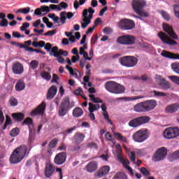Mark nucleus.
I'll return each instance as SVG.
<instances>
[{
	"mask_svg": "<svg viewBox=\"0 0 179 179\" xmlns=\"http://www.w3.org/2000/svg\"><path fill=\"white\" fill-rule=\"evenodd\" d=\"M136 41V37L132 35H122L117 38V43L122 45H134Z\"/></svg>",
	"mask_w": 179,
	"mask_h": 179,
	"instance_id": "obj_8",
	"label": "nucleus"
},
{
	"mask_svg": "<svg viewBox=\"0 0 179 179\" xmlns=\"http://www.w3.org/2000/svg\"><path fill=\"white\" fill-rule=\"evenodd\" d=\"M169 160L171 163H173L174 160H179V150L171 154Z\"/></svg>",
	"mask_w": 179,
	"mask_h": 179,
	"instance_id": "obj_36",
	"label": "nucleus"
},
{
	"mask_svg": "<svg viewBox=\"0 0 179 179\" xmlns=\"http://www.w3.org/2000/svg\"><path fill=\"white\" fill-rule=\"evenodd\" d=\"M58 6L60 8L61 10H62V9H66L68 8V3L62 1L58 4Z\"/></svg>",
	"mask_w": 179,
	"mask_h": 179,
	"instance_id": "obj_55",
	"label": "nucleus"
},
{
	"mask_svg": "<svg viewBox=\"0 0 179 179\" xmlns=\"http://www.w3.org/2000/svg\"><path fill=\"white\" fill-rule=\"evenodd\" d=\"M0 26H1V27H8V20H2L1 22H0Z\"/></svg>",
	"mask_w": 179,
	"mask_h": 179,
	"instance_id": "obj_64",
	"label": "nucleus"
},
{
	"mask_svg": "<svg viewBox=\"0 0 179 179\" xmlns=\"http://www.w3.org/2000/svg\"><path fill=\"white\" fill-rule=\"evenodd\" d=\"M121 30H132L135 27V22L129 19H122L118 22Z\"/></svg>",
	"mask_w": 179,
	"mask_h": 179,
	"instance_id": "obj_12",
	"label": "nucleus"
},
{
	"mask_svg": "<svg viewBox=\"0 0 179 179\" xmlns=\"http://www.w3.org/2000/svg\"><path fill=\"white\" fill-rule=\"evenodd\" d=\"M157 106V101L156 100H147L139 103H137L134 106V111L136 113H148L155 110V108Z\"/></svg>",
	"mask_w": 179,
	"mask_h": 179,
	"instance_id": "obj_3",
	"label": "nucleus"
},
{
	"mask_svg": "<svg viewBox=\"0 0 179 179\" xmlns=\"http://www.w3.org/2000/svg\"><path fill=\"white\" fill-rule=\"evenodd\" d=\"M83 17H84V19H85L87 22H90V23H91L92 19H93V14H90L87 16V8H85L83 12Z\"/></svg>",
	"mask_w": 179,
	"mask_h": 179,
	"instance_id": "obj_34",
	"label": "nucleus"
},
{
	"mask_svg": "<svg viewBox=\"0 0 179 179\" xmlns=\"http://www.w3.org/2000/svg\"><path fill=\"white\" fill-rule=\"evenodd\" d=\"M171 68L173 72L179 75V62H174L171 64Z\"/></svg>",
	"mask_w": 179,
	"mask_h": 179,
	"instance_id": "obj_42",
	"label": "nucleus"
},
{
	"mask_svg": "<svg viewBox=\"0 0 179 179\" xmlns=\"http://www.w3.org/2000/svg\"><path fill=\"white\" fill-rule=\"evenodd\" d=\"M170 80L179 85V77L177 76H169Z\"/></svg>",
	"mask_w": 179,
	"mask_h": 179,
	"instance_id": "obj_47",
	"label": "nucleus"
},
{
	"mask_svg": "<svg viewBox=\"0 0 179 179\" xmlns=\"http://www.w3.org/2000/svg\"><path fill=\"white\" fill-rule=\"evenodd\" d=\"M155 79L157 83L162 88L163 90H169V89H171V85L170 83L163 77L158 76Z\"/></svg>",
	"mask_w": 179,
	"mask_h": 179,
	"instance_id": "obj_16",
	"label": "nucleus"
},
{
	"mask_svg": "<svg viewBox=\"0 0 179 179\" xmlns=\"http://www.w3.org/2000/svg\"><path fill=\"white\" fill-rule=\"evenodd\" d=\"M97 162H96L95 161H92L86 165L85 169L88 173H94V171L97 170Z\"/></svg>",
	"mask_w": 179,
	"mask_h": 179,
	"instance_id": "obj_26",
	"label": "nucleus"
},
{
	"mask_svg": "<svg viewBox=\"0 0 179 179\" xmlns=\"http://www.w3.org/2000/svg\"><path fill=\"white\" fill-rule=\"evenodd\" d=\"M5 122V116H3V112L2 111V108H0V125H2Z\"/></svg>",
	"mask_w": 179,
	"mask_h": 179,
	"instance_id": "obj_56",
	"label": "nucleus"
},
{
	"mask_svg": "<svg viewBox=\"0 0 179 179\" xmlns=\"http://www.w3.org/2000/svg\"><path fill=\"white\" fill-rule=\"evenodd\" d=\"M12 117L15 121H18V122H22L24 120V114L22 113H13Z\"/></svg>",
	"mask_w": 179,
	"mask_h": 179,
	"instance_id": "obj_30",
	"label": "nucleus"
},
{
	"mask_svg": "<svg viewBox=\"0 0 179 179\" xmlns=\"http://www.w3.org/2000/svg\"><path fill=\"white\" fill-rule=\"evenodd\" d=\"M29 67L31 68V69H37V68H38V61H31V62L29 63Z\"/></svg>",
	"mask_w": 179,
	"mask_h": 179,
	"instance_id": "obj_45",
	"label": "nucleus"
},
{
	"mask_svg": "<svg viewBox=\"0 0 179 179\" xmlns=\"http://www.w3.org/2000/svg\"><path fill=\"white\" fill-rule=\"evenodd\" d=\"M179 110V103H175L168 105L165 108V113L166 114H174Z\"/></svg>",
	"mask_w": 179,
	"mask_h": 179,
	"instance_id": "obj_22",
	"label": "nucleus"
},
{
	"mask_svg": "<svg viewBox=\"0 0 179 179\" xmlns=\"http://www.w3.org/2000/svg\"><path fill=\"white\" fill-rule=\"evenodd\" d=\"M166 156H167V148L162 147L159 148L156 151L152 158V160L153 162H162V160H164V159H166Z\"/></svg>",
	"mask_w": 179,
	"mask_h": 179,
	"instance_id": "obj_14",
	"label": "nucleus"
},
{
	"mask_svg": "<svg viewBox=\"0 0 179 179\" xmlns=\"http://www.w3.org/2000/svg\"><path fill=\"white\" fill-rule=\"evenodd\" d=\"M22 125H27L28 128H33L34 124H33V119L31 117H27L22 122Z\"/></svg>",
	"mask_w": 179,
	"mask_h": 179,
	"instance_id": "obj_33",
	"label": "nucleus"
},
{
	"mask_svg": "<svg viewBox=\"0 0 179 179\" xmlns=\"http://www.w3.org/2000/svg\"><path fill=\"white\" fill-rule=\"evenodd\" d=\"M58 80H59V77L55 73L52 74V79L51 80L52 83H58Z\"/></svg>",
	"mask_w": 179,
	"mask_h": 179,
	"instance_id": "obj_60",
	"label": "nucleus"
},
{
	"mask_svg": "<svg viewBox=\"0 0 179 179\" xmlns=\"http://www.w3.org/2000/svg\"><path fill=\"white\" fill-rule=\"evenodd\" d=\"M8 103H10V106L11 107H16L17 104H19V101L16 99V98L11 96L8 101Z\"/></svg>",
	"mask_w": 179,
	"mask_h": 179,
	"instance_id": "obj_38",
	"label": "nucleus"
},
{
	"mask_svg": "<svg viewBox=\"0 0 179 179\" xmlns=\"http://www.w3.org/2000/svg\"><path fill=\"white\" fill-rule=\"evenodd\" d=\"M41 76L43 78V79H45V80H47L48 82L51 80V74L45 71L41 72Z\"/></svg>",
	"mask_w": 179,
	"mask_h": 179,
	"instance_id": "obj_35",
	"label": "nucleus"
},
{
	"mask_svg": "<svg viewBox=\"0 0 179 179\" xmlns=\"http://www.w3.org/2000/svg\"><path fill=\"white\" fill-rule=\"evenodd\" d=\"M162 15L165 20H170V15L166 11H162Z\"/></svg>",
	"mask_w": 179,
	"mask_h": 179,
	"instance_id": "obj_62",
	"label": "nucleus"
},
{
	"mask_svg": "<svg viewBox=\"0 0 179 179\" xmlns=\"http://www.w3.org/2000/svg\"><path fill=\"white\" fill-rule=\"evenodd\" d=\"M54 34H57V29H54L52 31H48V32L45 33L43 35L45 36H49V37H52V36H54Z\"/></svg>",
	"mask_w": 179,
	"mask_h": 179,
	"instance_id": "obj_52",
	"label": "nucleus"
},
{
	"mask_svg": "<svg viewBox=\"0 0 179 179\" xmlns=\"http://www.w3.org/2000/svg\"><path fill=\"white\" fill-rule=\"evenodd\" d=\"M161 55L165 58H169V59H179L178 54L171 53L166 50H163L161 53Z\"/></svg>",
	"mask_w": 179,
	"mask_h": 179,
	"instance_id": "obj_25",
	"label": "nucleus"
},
{
	"mask_svg": "<svg viewBox=\"0 0 179 179\" xmlns=\"http://www.w3.org/2000/svg\"><path fill=\"white\" fill-rule=\"evenodd\" d=\"M119 61L122 66H127V68H132L138 64V59L134 56H124Z\"/></svg>",
	"mask_w": 179,
	"mask_h": 179,
	"instance_id": "obj_10",
	"label": "nucleus"
},
{
	"mask_svg": "<svg viewBox=\"0 0 179 179\" xmlns=\"http://www.w3.org/2000/svg\"><path fill=\"white\" fill-rule=\"evenodd\" d=\"M66 152H59L56 156L55 157L54 159V162L57 165V166H61L66 162Z\"/></svg>",
	"mask_w": 179,
	"mask_h": 179,
	"instance_id": "obj_18",
	"label": "nucleus"
},
{
	"mask_svg": "<svg viewBox=\"0 0 179 179\" xmlns=\"http://www.w3.org/2000/svg\"><path fill=\"white\" fill-rule=\"evenodd\" d=\"M73 106L75 105H72V103H71V101L68 97L63 99L59 107V116L64 117L66 115V114H68V111H69V110H71Z\"/></svg>",
	"mask_w": 179,
	"mask_h": 179,
	"instance_id": "obj_6",
	"label": "nucleus"
},
{
	"mask_svg": "<svg viewBox=\"0 0 179 179\" xmlns=\"http://www.w3.org/2000/svg\"><path fill=\"white\" fill-rule=\"evenodd\" d=\"M165 139H176L179 136V129L177 127H168L163 132Z\"/></svg>",
	"mask_w": 179,
	"mask_h": 179,
	"instance_id": "obj_11",
	"label": "nucleus"
},
{
	"mask_svg": "<svg viewBox=\"0 0 179 179\" xmlns=\"http://www.w3.org/2000/svg\"><path fill=\"white\" fill-rule=\"evenodd\" d=\"M116 149H117L116 153H117V160H119L120 162L122 163L124 169L127 168V166H129V160L125 159L122 157V150L121 149V145L120 144H118L116 146Z\"/></svg>",
	"mask_w": 179,
	"mask_h": 179,
	"instance_id": "obj_15",
	"label": "nucleus"
},
{
	"mask_svg": "<svg viewBox=\"0 0 179 179\" xmlns=\"http://www.w3.org/2000/svg\"><path fill=\"white\" fill-rule=\"evenodd\" d=\"M150 121V117L149 116H140L138 117H135L133 120L129 122V127L131 128H138V127H141V125H143V124H146Z\"/></svg>",
	"mask_w": 179,
	"mask_h": 179,
	"instance_id": "obj_9",
	"label": "nucleus"
},
{
	"mask_svg": "<svg viewBox=\"0 0 179 179\" xmlns=\"http://www.w3.org/2000/svg\"><path fill=\"white\" fill-rule=\"evenodd\" d=\"M88 106V110L90 113H94V111H99V110H100V105L99 103L94 104L93 103L90 102Z\"/></svg>",
	"mask_w": 179,
	"mask_h": 179,
	"instance_id": "obj_29",
	"label": "nucleus"
},
{
	"mask_svg": "<svg viewBox=\"0 0 179 179\" xmlns=\"http://www.w3.org/2000/svg\"><path fill=\"white\" fill-rule=\"evenodd\" d=\"M131 6L135 13L138 15V16L149 17V13L143 10L146 6V1L145 0H133L131 2Z\"/></svg>",
	"mask_w": 179,
	"mask_h": 179,
	"instance_id": "obj_4",
	"label": "nucleus"
},
{
	"mask_svg": "<svg viewBox=\"0 0 179 179\" xmlns=\"http://www.w3.org/2000/svg\"><path fill=\"white\" fill-rule=\"evenodd\" d=\"M44 49L46 50L48 52H50L52 51V45H51L50 43H47L46 44L45 43Z\"/></svg>",
	"mask_w": 179,
	"mask_h": 179,
	"instance_id": "obj_53",
	"label": "nucleus"
},
{
	"mask_svg": "<svg viewBox=\"0 0 179 179\" xmlns=\"http://www.w3.org/2000/svg\"><path fill=\"white\" fill-rule=\"evenodd\" d=\"M8 125H12V119L8 115H6V122L4 123L3 129H6Z\"/></svg>",
	"mask_w": 179,
	"mask_h": 179,
	"instance_id": "obj_37",
	"label": "nucleus"
},
{
	"mask_svg": "<svg viewBox=\"0 0 179 179\" xmlns=\"http://www.w3.org/2000/svg\"><path fill=\"white\" fill-rule=\"evenodd\" d=\"M114 135H115V136H117L118 138V139H120V141H122V142H124L125 143H127V137L123 136L122 134H121L120 133H115Z\"/></svg>",
	"mask_w": 179,
	"mask_h": 179,
	"instance_id": "obj_48",
	"label": "nucleus"
},
{
	"mask_svg": "<svg viewBox=\"0 0 179 179\" xmlns=\"http://www.w3.org/2000/svg\"><path fill=\"white\" fill-rule=\"evenodd\" d=\"M49 8L52 9V10H58V12H61V8H59V6L58 5L50 4Z\"/></svg>",
	"mask_w": 179,
	"mask_h": 179,
	"instance_id": "obj_54",
	"label": "nucleus"
},
{
	"mask_svg": "<svg viewBox=\"0 0 179 179\" xmlns=\"http://www.w3.org/2000/svg\"><path fill=\"white\" fill-rule=\"evenodd\" d=\"M140 171L143 176H145V177L150 176V172H149V171H148V169H146L145 167L141 168Z\"/></svg>",
	"mask_w": 179,
	"mask_h": 179,
	"instance_id": "obj_49",
	"label": "nucleus"
},
{
	"mask_svg": "<svg viewBox=\"0 0 179 179\" xmlns=\"http://www.w3.org/2000/svg\"><path fill=\"white\" fill-rule=\"evenodd\" d=\"M152 93H154L155 97H166L167 96V94L156 90L152 91Z\"/></svg>",
	"mask_w": 179,
	"mask_h": 179,
	"instance_id": "obj_44",
	"label": "nucleus"
},
{
	"mask_svg": "<svg viewBox=\"0 0 179 179\" xmlns=\"http://www.w3.org/2000/svg\"><path fill=\"white\" fill-rule=\"evenodd\" d=\"M30 24H29V22H24L22 24V26L20 27V30H22V31H26V30H27V27H29Z\"/></svg>",
	"mask_w": 179,
	"mask_h": 179,
	"instance_id": "obj_58",
	"label": "nucleus"
},
{
	"mask_svg": "<svg viewBox=\"0 0 179 179\" xmlns=\"http://www.w3.org/2000/svg\"><path fill=\"white\" fill-rule=\"evenodd\" d=\"M36 138V129L34 127L29 128V142H33Z\"/></svg>",
	"mask_w": 179,
	"mask_h": 179,
	"instance_id": "obj_31",
	"label": "nucleus"
},
{
	"mask_svg": "<svg viewBox=\"0 0 179 179\" xmlns=\"http://www.w3.org/2000/svg\"><path fill=\"white\" fill-rule=\"evenodd\" d=\"M162 27L164 30L167 33L163 31H160L158 33V37H159L160 40L164 43V44H167V45H178V43L174 40H178V36L174 32V29H173V27L164 23L162 24ZM173 38V39H171Z\"/></svg>",
	"mask_w": 179,
	"mask_h": 179,
	"instance_id": "obj_1",
	"label": "nucleus"
},
{
	"mask_svg": "<svg viewBox=\"0 0 179 179\" xmlns=\"http://www.w3.org/2000/svg\"><path fill=\"white\" fill-rule=\"evenodd\" d=\"M12 71L15 75H22V73H23V71H24L23 64L20 62H15L13 64Z\"/></svg>",
	"mask_w": 179,
	"mask_h": 179,
	"instance_id": "obj_21",
	"label": "nucleus"
},
{
	"mask_svg": "<svg viewBox=\"0 0 179 179\" xmlns=\"http://www.w3.org/2000/svg\"><path fill=\"white\" fill-rule=\"evenodd\" d=\"M72 115L74 118H79L83 115V110L80 107H76L73 110Z\"/></svg>",
	"mask_w": 179,
	"mask_h": 179,
	"instance_id": "obj_27",
	"label": "nucleus"
},
{
	"mask_svg": "<svg viewBox=\"0 0 179 179\" xmlns=\"http://www.w3.org/2000/svg\"><path fill=\"white\" fill-rule=\"evenodd\" d=\"M45 102H42L36 108L34 109L31 112V115L34 117V115H43L45 111Z\"/></svg>",
	"mask_w": 179,
	"mask_h": 179,
	"instance_id": "obj_19",
	"label": "nucleus"
},
{
	"mask_svg": "<svg viewBox=\"0 0 179 179\" xmlns=\"http://www.w3.org/2000/svg\"><path fill=\"white\" fill-rule=\"evenodd\" d=\"M65 15H66V12L63 11L62 13H60V20L62 22V24H65V23H66V16H65Z\"/></svg>",
	"mask_w": 179,
	"mask_h": 179,
	"instance_id": "obj_46",
	"label": "nucleus"
},
{
	"mask_svg": "<svg viewBox=\"0 0 179 179\" xmlns=\"http://www.w3.org/2000/svg\"><path fill=\"white\" fill-rule=\"evenodd\" d=\"M76 96H82V93H83V90L81 87H79L78 90H74L73 92Z\"/></svg>",
	"mask_w": 179,
	"mask_h": 179,
	"instance_id": "obj_61",
	"label": "nucleus"
},
{
	"mask_svg": "<svg viewBox=\"0 0 179 179\" xmlns=\"http://www.w3.org/2000/svg\"><path fill=\"white\" fill-rule=\"evenodd\" d=\"M173 12L175 16L179 19V5H175L173 6Z\"/></svg>",
	"mask_w": 179,
	"mask_h": 179,
	"instance_id": "obj_50",
	"label": "nucleus"
},
{
	"mask_svg": "<svg viewBox=\"0 0 179 179\" xmlns=\"http://www.w3.org/2000/svg\"><path fill=\"white\" fill-rule=\"evenodd\" d=\"M85 3L86 0H80L79 1H78V0H75L73 2L74 9H79V5H84Z\"/></svg>",
	"mask_w": 179,
	"mask_h": 179,
	"instance_id": "obj_40",
	"label": "nucleus"
},
{
	"mask_svg": "<svg viewBox=\"0 0 179 179\" xmlns=\"http://www.w3.org/2000/svg\"><path fill=\"white\" fill-rule=\"evenodd\" d=\"M85 136L82 134L77 132L73 136V143L76 145H80L83 141H85Z\"/></svg>",
	"mask_w": 179,
	"mask_h": 179,
	"instance_id": "obj_24",
	"label": "nucleus"
},
{
	"mask_svg": "<svg viewBox=\"0 0 179 179\" xmlns=\"http://www.w3.org/2000/svg\"><path fill=\"white\" fill-rule=\"evenodd\" d=\"M29 150V147L25 145H22L17 147L11 154L10 157V163L11 164H17L20 163L22 159H24L26 156H29L30 151Z\"/></svg>",
	"mask_w": 179,
	"mask_h": 179,
	"instance_id": "obj_2",
	"label": "nucleus"
},
{
	"mask_svg": "<svg viewBox=\"0 0 179 179\" xmlns=\"http://www.w3.org/2000/svg\"><path fill=\"white\" fill-rule=\"evenodd\" d=\"M82 146H83V144L71 145L70 146V150L72 152V153H79V151L82 149Z\"/></svg>",
	"mask_w": 179,
	"mask_h": 179,
	"instance_id": "obj_32",
	"label": "nucleus"
},
{
	"mask_svg": "<svg viewBox=\"0 0 179 179\" xmlns=\"http://www.w3.org/2000/svg\"><path fill=\"white\" fill-rule=\"evenodd\" d=\"M55 173V166L50 162H48L45 166L44 174L46 178H51L52 175Z\"/></svg>",
	"mask_w": 179,
	"mask_h": 179,
	"instance_id": "obj_17",
	"label": "nucleus"
},
{
	"mask_svg": "<svg viewBox=\"0 0 179 179\" xmlns=\"http://www.w3.org/2000/svg\"><path fill=\"white\" fill-rule=\"evenodd\" d=\"M109 172H110V166H104L94 173V177L95 178H101V177H104V176H107V174H108Z\"/></svg>",
	"mask_w": 179,
	"mask_h": 179,
	"instance_id": "obj_20",
	"label": "nucleus"
},
{
	"mask_svg": "<svg viewBox=\"0 0 179 179\" xmlns=\"http://www.w3.org/2000/svg\"><path fill=\"white\" fill-rule=\"evenodd\" d=\"M106 90L113 94H121L125 92V87L115 81H108L105 83Z\"/></svg>",
	"mask_w": 179,
	"mask_h": 179,
	"instance_id": "obj_5",
	"label": "nucleus"
},
{
	"mask_svg": "<svg viewBox=\"0 0 179 179\" xmlns=\"http://www.w3.org/2000/svg\"><path fill=\"white\" fill-rule=\"evenodd\" d=\"M57 92H58V89L57 88V86L53 85L51 86L47 93L46 99L47 100H52L54 97L57 95Z\"/></svg>",
	"mask_w": 179,
	"mask_h": 179,
	"instance_id": "obj_23",
	"label": "nucleus"
},
{
	"mask_svg": "<svg viewBox=\"0 0 179 179\" xmlns=\"http://www.w3.org/2000/svg\"><path fill=\"white\" fill-rule=\"evenodd\" d=\"M50 55L51 57L53 56L55 58H57V61L59 62V64H64V62H65V59H64V57H62L61 55H63L64 57H68V51L64 50L62 49L58 50L57 46H54L50 52Z\"/></svg>",
	"mask_w": 179,
	"mask_h": 179,
	"instance_id": "obj_7",
	"label": "nucleus"
},
{
	"mask_svg": "<svg viewBox=\"0 0 179 179\" xmlns=\"http://www.w3.org/2000/svg\"><path fill=\"white\" fill-rule=\"evenodd\" d=\"M103 31L105 34H111V33H113V29L110 27H105Z\"/></svg>",
	"mask_w": 179,
	"mask_h": 179,
	"instance_id": "obj_63",
	"label": "nucleus"
},
{
	"mask_svg": "<svg viewBox=\"0 0 179 179\" xmlns=\"http://www.w3.org/2000/svg\"><path fill=\"white\" fill-rule=\"evenodd\" d=\"M132 138L134 142L142 143V142H145L149 138V135L143 130H138L133 134Z\"/></svg>",
	"mask_w": 179,
	"mask_h": 179,
	"instance_id": "obj_13",
	"label": "nucleus"
},
{
	"mask_svg": "<svg viewBox=\"0 0 179 179\" xmlns=\"http://www.w3.org/2000/svg\"><path fill=\"white\" fill-rule=\"evenodd\" d=\"M26 87V84L23 80H19L15 85V90L16 92H22V90H24Z\"/></svg>",
	"mask_w": 179,
	"mask_h": 179,
	"instance_id": "obj_28",
	"label": "nucleus"
},
{
	"mask_svg": "<svg viewBox=\"0 0 179 179\" xmlns=\"http://www.w3.org/2000/svg\"><path fill=\"white\" fill-rule=\"evenodd\" d=\"M20 132V130L19 129V128L15 127L13 128L10 131V136H12L13 138H15V136H17L19 133Z\"/></svg>",
	"mask_w": 179,
	"mask_h": 179,
	"instance_id": "obj_41",
	"label": "nucleus"
},
{
	"mask_svg": "<svg viewBox=\"0 0 179 179\" xmlns=\"http://www.w3.org/2000/svg\"><path fill=\"white\" fill-rule=\"evenodd\" d=\"M113 179H127V175L124 173L117 172L114 176Z\"/></svg>",
	"mask_w": 179,
	"mask_h": 179,
	"instance_id": "obj_43",
	"label": "nucleus"
},
{
	"mask_svg": "<svg viewBox=\"0 0 179 179\" xmlns=\"http://www.w3.org/2000/svg\"><path fill=\"white\" fill-rule=\"evenodd\" d=\"M83 21L84 22L81 23V27L83 29H86V27H87V26H89V24L90 23V21H87L85 19H83Z\"/></svg>",
	"mask_w": 179,
	"mask_h": 179,
	"instance_id": "obj_59",
	"label": "nucleus"
},
{
	"mask_svg": "<svg viewBox=\"0 0 179 179\" xmlns=\"http://www.w3.org/2000/svg\"><path fill=\"white\" fill-rule=\"evenodd\" d=\"M57 143H58V140L54 138L52 141H50V143L48 144V146L54 149V148L57 146Z\"/></svg>",
	"mask_w": 179,
	"mask_h": 179,
	"instance_id": "obj_51",
	"label": "nucleus"
},
{
	"mask_svg": "<svg viewBox=\"0 0 179 179\" xmlns=\"http://www.w3.org/2000/svg\"><path fill=\"white\" fill-rule=\"evenodd\" d=\"M39 8L41 9V12H51V9L48 6H42Z\"/></svg>",
	"mask_w": 179,
	"mask_h": 179,
	"instance_id": "obj_57",
	"label": "nucleus"
},
{
	"mask_svg": "<svg viewBox=\"0 0 179 179\" xmlns=\"http://www.w3.org/2000/svg\"><path fill=\"white\" fill-rule=\"evenodd\" d=\"M30 12V7H26L24 8H20L16 11V13H22L23 15H27Z\"/></svg>",
	"mask_w": 179,
	"mask_h": 179,
	"instance_id": "obj_39",
	"label": "nucleus"
}]
</instances>
